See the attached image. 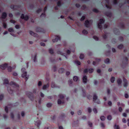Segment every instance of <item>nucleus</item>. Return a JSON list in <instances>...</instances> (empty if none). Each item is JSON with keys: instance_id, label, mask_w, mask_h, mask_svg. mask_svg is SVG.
<instances>
[{"instance_id": "obj_1", "label": "nucleus", "mask_w": 129, "mask_h": 129, "mask_svg": "<svg viewBox=\"0 0 129 129\" xmlns=\"http://www.w3.org/2000/svg\"><path fill=\"white\" fill-rule=\"evenodd\" d=\"M104 22V20L103 19H100L99 22L98 23V26L99 28H102V26L101 24L103 23Z\"/></svg>"}, {"instance_id": "obj_2", "label": "nucleus", "mask_w": 129, "mask_h": 129, "mask_svg": "<svg viewBox=\"0 0 129 129\" xmlns=\"http://www.w3.org/2000/svg\"><path fill=\"white\" fill-rule=\"evenodd\" d=\"M26 74V72H25L22 74V76L23 77L25 78V79L26 81L27 80L28 77Z\"/></svg>"}, {"instance_id": "obj_3", "label": "nucleus", "mask_w": 129, "mask_h": 129, "mask_svg": "<svg viewBox=\"0 0 129 129\" xmlns=\"http://www.w3.org/2000/svg\"><path fill=\"white\" fill-rule=\"evenodd\" d=\"M7 64H2L0 66V68L3 70H5L7 67Z\"/></svg>"}, {"instance_id": "obj_4", "label": "nucleus", "mask_w": 129, "mask_h": 129, "mask_svg": "<svg viewBox=\"0 0 129 129\" xmlns=\"http://www.w3.org/2000/svg\"><path fill=\"white\" fill-rule=\"evenodd\" d=\"M90 22L88 20H86L85 22V26L87 27H88L91 25Z\"/></svg>"}, {"instance_id": "obj_5", "label": "nucleus", "mask_w": 129, "mask_h": 129, "mask_svg": "<svg viewBox=\"0 0 129 129\" xmlns=\"http://www.w3.org/2000/svg\"><path fill=\"white\" fill-rule=\"evenodd\" d=\"M10 85L13 87H19V85L16 84L15 82L13 81L11 82L10 83Z\"/></svg>"}, {"instance_id": "obj_6", "label": "nucleus", "mask_w": 129, "mask_h": 129, "mask_svg": "<svg viewBox=\"0 0 129 129\" xmlns=\"http://www.w3.org/2000/svg\"><path fill=\"white\" fill-rule=\"evenodd\" d=\"M21 18L22 19H24L26 20H27L29 19V17L27 16L26 15L24 16L23 14H22Z\"/></svg>"}, {"instance_id": "obj_7", "label": "nucleus", "mask_w": 129, "mask_h": 129, "mask_svg": "<svg viewBox=\"0 0 129 129\" xmlns=\"http://www.w3.org/2000/svg\"><path fill=\"white\" fill-rule=\"evenodd\" d=\"M104 105L107 106H111L112 105V103L111 101H108L107 102V104L106 102H105L104 103Z\"/></svg>"}, {"instance_id": "obj_8", "label": "nucleus", "mask_w": 129, "mask_h": 129, "mask_svg": "<svg viewBox=\"0 0 129 129\" xmlns=\"http://www.w3.org/2000/svg\"><path fill=\"white\" fill-rule=\"evenodd\" d=\"M106 1V7L107 8L110 9L111 8V5L109 4V0H105Z\"/></svg>"}, {"instance_id": "obj_9", "label": "nucleus", "mask_w": 129, "mask_h": 129, "mask_svg": "<svg viewBox=\"0 0 129 129\" xmlns=\"http://www.w3.org/2000/svg\"><path fill=\"white\" fill-rule=\"evenodd\" d=\"M61 100L59 99L57 101V103L58 104H62L64 103V101L63 100Z\"/></svg>"}, {"instance_id": "obj_10", "label": "nucleus", "mask_w": 129, "mask_h": 129, "mask_svg": "<svg viewBox=\"0 0 129 129\" xmlns=\"http://www.w3.org/2000/svg\"><path fill=\"white\" fill-rule=\"evenodd\" d=\"M58 96L60 98L59 99L62 100H63L64 98L66 97V96L64 95L61 94H59Z\"/></svg>"}, {"instance_id": "obj_11", "label": "nucleus", "mask_w": 129, "mask_h": 129, "mask_svg": "<svg viewBox=\"0 0 129 129\" xmlns=\"http://www.w3.org/2000/svg\"><path fill=\"white\" fill-rule=\"evenodd\" d=\"M83 82L84 83H87V77L86 76H84L83 77Z\"/></svg>"}, {"instance_id": "obj_12", "label": "nucleus", "mask_w": 129, "mask_h": 129, "mask_svg": "<svg viewBox=\"0 0 129 129\" xmlns=\"http://www.w3.org/2000/svg\"><path fill=\"white\" fill-rule=\"evenodd\" d=\"M58 40H60V37L59 36H57L55 39H53L52 41L53 42H57Z\"/></svg>"}, {"instance_id": "obj_13", "label": "nucleus", "mask_w": 129, "mask_h": 129, "mask_svg": "<svg viewBox=\"0 0 129 129\" xmlns=\"http://www.w3.org/2000/svg\"><path fill=\"white\" fill-rule=\"evenodd\" d=\"M29 33L30 35L34 37H37L38 36V35L37 34L34 33L32 31H30Z\"/></svg>"}, {"instance_id": "obj_14", "label": "nucleus", "mask_w": 129, "mask_h": 129, "mask_svg": "<svg viewBox=\"0 0 129 129\" xmlns=\"http://www.w3.org/2000/svg\"><path fill=\"white\" fill-rule=\"evenodd\" d=\"M124 84L123 86L124 87H125L128 85V83L127 82V81L126 79H123Z\"/></svg>"}, {"instance_id": "obj_15", "label": "nucleus", "mask_w": 129, "mask_h": 129, "mask_svg": "<svg viewBox=\"0 0 129 129\" xmlns=\"http://www.w3.org/2000/svg\"><path fill=\"white\" fill-rule=\"evenodd\" d=\"M97 98L98 96H96L95 94L94 93L93 94V101L95 102V101L97 99Z\"/></svg>"}, {"instance_id": "obj_16", "label": "nucleus", "mask_w": 129, "mask_h": 129, "mask_svg": "<svg viewBox=\"0 0 129 129\" xmlns=\"http://www.w3.org/2000/svg\"><path fill=\"white\" fill-rule=\"evenodd\" d=\"M7 16V14L6 13H2V17L1 18V19H5Z\"/></svg>"}, {"instance_id": "obj_17", "label": "nucleus", "mask_w": 129, "mask_h": 129, "mask_svg": "<svg viewBox=\"0 0 129 129\" xmlns=\"http://www.w3.org/2000/svg\"><path fill=\"white\" fill-rule=\"evenodd\" d=\"M117 82L118 85L120 86L121 84L122 81L121 79L118 78L117 80Z\"/></svg>"}, {"instance_id": "obj_18", "label": "nucleus", "mask_w": 129, "mask_h": 129, "mask_svg": "<svg viewBox=\"0 0 129 129\" xmlns=\"http://www.w3.org/2000/svg\"><path fill=\"white\" fill-rule=\"evenodd\" d=\"M49 86V85L48 84L44 85L43 87V90L46 89L47 88H48Z\"/></svg>"}, {"instance_id": "obj_19", "label": "nucleus", "mask_w": 129, "mask_h": 129, "mask_svg": "<svg viewBox=\"0 0 129 129\" xmlns=\"http://www.w3.org/2000/svg\"><path fill=\"white\" fill-rule=\"evenodd\" d=\"M73 79L74 81H77L79 79V78L77 76H75L73 77Z\"/></svg>"}, {"instance_id": "obj_20", "label": "nucleus", "mask_w": 129, "mask_h": 129, "mask_svg": "<svg viewBox=\"0 0 129 129\" xmlns=\"http://www.w3.org/2000/svg\"><path fill=\"white\" fill-rule=\"evenodd\" d=\"M8 90L10 94H12L13 93V91L11 89V87H8Z\"/></svg>"}, {"instance_id": "obj_21", "label": "nucleus", "mask_w": 129, "mask_h": 129, "mask_svg": "<svg viewBox=\"0 0 129 129\" xmlns=\"http://www.w3.org/2000/svg\"><path fill=\"white\" fill-rule=\"evenodd\" d=\"M123 47L124 46L122 44H121L119 45L117 47V48H118L119 49H121L123 48Z\"/></svg>"}, {"instance_id": "obj_22", "label": "nucleus", "mask_w": 129, "mask_h": 129, "mask_svg": "<svg viewBox=\"0 0 129 129\" xmlns=\"http://www.w3.org/2000/svg\"><path fill=\"white\" fill-rule=\"evenodd\" d=\"M84 55L83 54L81 53L80 54L79 56L80 58L81 59H82L84 58Z\"/></svg>"}, {"instance_id": "obj_23", "label": "nucleus", "mask_w": 129, "mask_h": 129, "mask_svg": "<svg viewBox=\"0 0 129 129\" xmlns=\"http://www.w3.org/2000/svg\"><path fill=\"white\" fill-rule=\"evenodd\" d=\"M8 30L9 31L11 32H13L14 31L13 28L12 27H11L9 28Z\"/></svg>"}, {"instance_id": "obj_24", "label": "nucleus", "mask_w": 129, "mask_h": 129, "mask_svg": "<svg viewBox=\"0 0 129 129\" xmlns=\"http://www.w3.org/2000/svg\"><path fill=\"white\" fill-rule=\"evenodd\" d=\"M110 59L109 58H107L105 60V62L106 63H108L110 62Z\"/></svg>"}, {"instance_id": "obj_25", "label": "nucleus", "mask_w": 129, "mask_h": 129, "mask_svg": "<svg viewBox=\"0 0 129 129\" xmlns=\"http://www.w3.org/2000/svg\"><path fill=\"white\" fill-rule=\"evenodd\" d=\"M9 106H10L9 105H8V106H6L5 107V111L7 113L8 112V108H10V107H9Z\"/></svg>"}, {"instance_id": "obj_26", "label": "nucleus", "mask_w": 129, "mask_h": 129, "mask_svg": "<svg viewBox=\"0 0 129 129\" xmlns=\"http://www.w3.org/2000/svg\"><path fill=\"white\" fill-rule=\"evenodd\" d=\"M82 32L83 34L84 35H87L88 34V32L85 29L83 30Z\"/></svg>"}, {"instance_id": "obj_27", "label": "nucleus", "mask_w": 129, "mask_h": 129, "mask_svg": "<svg viewBox=\"0 0 129 129\" xmlns=\"http://www.w3.org/2000/svg\"><path fill=\"white\" fill-rule=\"evenodd\" d=\"M64 71V69H60L59 70V73H62Z\"/></svg>"}, {"instance_id": "obj_28", "label": "nucleus", "mask_w": 129, "mask_h": 129, "mask_svg": "<svg viewBox=\"0 0 129 129\" xmlns=\"http://www.w3.org/2000/svg\"><path fill=\"white\" fill-rule=\"evenodd\" d=\"M100 119L102 121H104L105 119L106 118L104 116H103L100 117Z\"/></svg>"}, {"instance_id": "obj_29", "label": "nucleus", "mask_w": 129, "mask_h": 129, "mask_svg": "<svg viewBox=\"0 0 129 129\" xmlns=\"http://www.w3.org/2000/svg\"><path fill=\"white\" fill-rule=\"evenodd\" d=\"M115 80V78L114 77H112L110 79V81L112 83L114 82Z\"/></svg>"}, {"instance_id": "obj_30", "label": "nucleus", "mask_w": 129, "mask_h": 129, "mask_svg": "<svg viewBox=\"0 0 129 129\" xmlns=\"http://www.w3.org/2000/svg\"><path fill=\"white\" fill-rule=\"evenodd\" d=\"M96 62L97 63H98L100 61L101 59L100 58H96Z\"/></svg>"}, {"instance_id": "obj_31", "label": "nucleus", "mask_w": 129, "mask_h": 129, "mask_svg": "<svg viewBox=\"0 0 129 129\" xmlns=\"http://www.w3.org/2000/svg\"><path fill=\"white\" fill-rule=\"evenodd\" d=\"M9 83V81L8 79H5L4 81V84H8Z\"/></svg>"}, {"instance_id": "obj_32", "label": "nucleus", "mask_w": 129, "mask_h": 129, "mask_svg": "<svg viewBox=\"0 0 129 129\" xmlns=\"http://www.w3.org/2000/svg\"><path fill=\"white\" fill-rule=\"evenodd\" d=\"M8 70L9 72H11L12 70V68L10 66H9L8 67Z\"/></svg>"}, {"instance_id": "obj_33", "label": "nucleus", "mask_w": 129, "mask_h": 129, "mask_svg": "<svg viewBox=\"0 0 129 129\" xmlns=\"http://www.w3.org/2000/svg\"><path fill=\"white\" fill-rule=\"evenodd\" d=\"M10 115L11 118L12 119H14V115L12 113H11L10 114Z\"/></svg>"}, {"instance_id": "obj_34", "label": "nucleus", "mask_w": 129, "mask_h": 129, "mask_svg": "<svg viewBox=\"0 0 129 129\" xmlns=\"http://www.w3.org/2000/svg\"><path fill=\"white\" fill-rule=\"evenodd\" d=\"M112 117L111 115H108L107 117V118L109 120H110L111 119Z\"/></svg>"}, {"instance_id": "obj_35", "label": "nucleus", "mask_w": 129, "mask_h": 129, "mask_svg": "<svg viewBox=\"0 0 129 129\" xmlns=\"http://www.w3.org/2000/svg\"><path fill=\"white\" fill-rule=\"evenodd\" d=\"M51 87L52 88H54L56 87L55 85L54 82H52L51 84Z\"/></svg>"}, {"instance_id": "obj_36", "label": "nucleus", "mask_w": 129, "mask_h": 129, "mask_svg": "<svg viewBox=\"0 0 129 129\" xmlns=\"http://www.w3.org/2000/svg\"><path fill=\"white\" fill-rule=\"evenodd\" d=\"M93 111L94 113L96 114L97 113L98 111L96 108H94L93 109Z\"/></svg>"}, {"instance_id": "obj_37", "label": "nucleus", "mask_w": 129, "mask_h": 129, "mask_svg": "<svg viewBox=\"0 0 129 129\" xmlns=\"http://www.w3.org/2000/svg\"><path fill=\"white\" fill-rule=\"evenodd\" d=\"M101 126L103 128H105V125L104 123L103 122H101Z\"/></svg>"}, {"instance_id": "obj_38", "label": "nucleus", "mask_w": 129, "mask_h": 129, "mask_svg": "<svg viewBox=\"0 0 129 129\" xmlns=\"http://www.w3.org/2000/svg\"><path fill=\"white\" fill-rule=\"evenodd\" d=\"M114 128L116 129H119V127L118 125H115L114 127Z\"/></svg>"}, {"instance_id": "obj_39", "label": "nucleus", "mask_w": 129, "mask_h": 129, "mask_svg": "<svg viewBox=\"0 0 129 129\" xmlns=\"http://www.w3.org/2000/svg\"><path fill=\"white\" fill-rule=\"evenodd\" d=\"M47 106L48 107H50L52 106V104L51 103H49L47 104Z\"/></svg>"}, {"instance_id": "obj_40", "label": "nucleus", "mask_w": 129, "mask_h": 129, "mask_svg": "<svg viewBox=\"0 0 129 129\" xmlns=\"http://www.w3.org/2000/svg\"><path fill=\"white\" fill-rule=\"evenodd\" d=\"M88 125L90 127H91L92 126V123L90 122L89 121L88 122Z\"/></svg>"}, {"instance_id": "obj_41", "label": "nucleus", "mask_w": 129, "mask_h": 129, "mask_svg": "<svg viewBox=\"0 0 129 129\" xmlns=\"http://www.w3.org/2000/svg\"><path fill=\"white\" fill-rule=\"evenodd\" d=\"M20 27V25H17L15 26V28L17 29L19 28Z\"/></svg>"}, {"instance_id": "obj_42", "label": "nucleus", "mask_w": 129, "mask_h": 129, "mask_svg": "<svg viewBox=\"0 0 129 129\" xmlns=\"http://www.w3.org/2000/svg\"><path fill=\"white\" fill-rule=\"evenodd\" d=\"M88 112L89 113H90L91 112L92 110L91 109L90 107H88L87 108Z\"/></svg>"}, {"instance_id": "obj_43", "label": "nucleus", "mask_w": 129, "mask_h": 129, "mask_svg": "<svg viewBox=\"0 0 129 129\" xmlns=\"http://www.w3.org/2000/svg\"><path fill=\"white\" fill-rule=\"evenodd\" d=\"M82 112L81 110H79L78 112H77V113L79 115H81L82 114Z\"/></svg>"}, {"instance_id": "obj_44", "label": "nucleus", "mask_w": 129, "mask_h": 129, "mask_svg": "<svg viewBox=\"0 0 129 129\" xmlns=\"http://www.w3.org/2000/svg\"><path fill=\"white\" fill-rule=\"evenodd\" d=\"M69 84L70 85L72 84L73 83L72 81V80H70L68 81Z\"/></svg>"}, {"instance_id": "obj_45", "label": "nucleus", "mask_w": 129, "mask_h": 129, "mask_svg": "<svg viewBox=\"0 0 129 129\" xmlns=\"http://www.w3.org/2000/svg\"><path fill=\"white\" fill-rule=\"evenodd\" d=\"M4 95H3L1 94L0 95V100H2L3 98Z\"/></svg>"}, {"instance_id": "obj_46", "label": "nucleus", "mask_w": 129, "mask_h": 129, "mask_svg": "<svg viewBox=\"0 0 129 129\" xmlns=\"http://www.w3.org/2000/svg\"><path fill=\"white\" fill-rule=\"evenodd\" d=\"M3 26L5 28H6L7 27V24L6 23L4 22L3 23Z\"/></svg>"}, {"instance_id": "obj_47", "label": "nucleus", "mask_w": 129, "mask_h": 129, "mask_svg": "<svg viewBox=\"0 0 129 129\" xmlns=\"http://www.w3.org/2000/svg\"><path fill=\"white\" fill-rule=\"evenodd\" d=\"M50 53L51 54H53V50L52 49H50L49 50Z\"/></svg>"}, {"instance_id": "obj_48", "label": "nucleus", "mask_w": 129, "mask_h": 129, "mask_svg": "<svg viewBox=\"0 0 129 129\" xmlns=\"http://www.w3.org/2000/svg\"><path fill=\"white\" fill-rule=\"evenodd\" d=\"M75 62L78 65H80L81 63L80 61L77 60L76 61H75Z\"/></svg>"}, {"instance_id": "obj_49", "label": "nucleus", "mask_w": 129, "mask_h": 129, "mask_svg": "<svg viewBox=\"0 0 129 129\" xmlns=\"http://www.w3.org/2000/svg\"><path fill=\"white\" fill-rule=\"evenodd\" d=\"M93 38L96 40H98V38L96 36H94L93 37Z\"/></svg>"}, {"instance_id": "obj_50", "label": "nucleus", "mask_w": 129, "mask_h": 129, "mask_svg": "<svg viewBox=\"0 0 129 129\" xmlns=\"http://www.w3.org/2000/svg\"><path fill=\"white\" fill-rule=\"evenodd\" d=\"M93 71V70L92 69H89V72L90 73H91Z\"/></svg>"}, {"instance_id": "obj_51", "label": "nucleus", "mask_w": 129, "mask_h": 129, "mask_svg": "<svg viewBox=\"0 0 129 129\" xmlns=\"http://www.w3.org/2000/svg\"><path fill=\"white\" fill-rule=\"evenodd\" d=\"M12 23H15L16 22V21L14 20H11L10 21Z\"/></svg>"}, {"instance_id": "obj_52", "label": "nucleus", "mask_w": 129, "mask_h": 129, "mask_svg": "<svg viewBox=\"0 0 129 129\" xmlns=\"http://www.w3.org/2000/svg\"><path fill=\"white\" fill-rule=\"evenodd\" d=\"M36 57H37V55H36L34 57V62H35L36 60Z\"/></svg>"}, {"instance_id": "obj_53", "label": "nucleus", "mask_w": 129, "mask_h": 129, "mask_svg": "<svg viewBox=\"0 0 129 129\" xmlns=\"http://www.w3.org/2000/svg\"><path fill=\"white\" fill-rule=\"evenodd\" d=\"M40 45L41 46H45V44L43 43H40Z\"/></svg>"}, {"instance_id": "obj_54", "label": "nucleus", "mask_w": 129, "mask_h": 129, "mask_svg": "<svg viewBox=\"0 0 129 129\" xmlns=\"http://www.w3.org/2000/svg\"><path fill=\"white\" fill-rule=\"evenodd\" d=\"M93 12H98V10L96 9H94L93 10Z\"/></svg>"}, {"instance_id": "obj_55", "label": "nucleus", "mask_w": 129, "mask_h": 129, "mask_svg": "<svg viewBox=\"0 0 129 129\" xmlns=\"http://www.w3.org/2000/svg\"><path fill=\"white\" fill-rule=\"evenodd\" d=\"M122 121L124 123H125L126 122V120L125 118H123L122 119Z\"/></svg>"}, {"instance_id": "obj_56", "label": "nucleus", "mask_w": 129, "mask_h": 129, "mask_svg": "<svg viewBox=\"0 0 129 129\" xmlns=\"http://www.w3.org/2000/svg\"><path fill=\"white\" fill-rule=\"evenodd\" d=\"M106 15L107 16L110 17L112 16V14L111 13H109V14H107Z\"/></svg>"}, {"instance_id": "obj_57", "label": "nucleus", "mask_w": 129, "mask_h": 129, "mask_svg": "<svg viewBox=\"0 0 129 129\" xmlns=\"http://www.w3.org/2000/svg\"><path fill=\"white\" fill-rule=\"evenodd\" d=\"M42 85V82L41 81H39V82L38 84V86H40L41 85Z\"/></svg>"}, {"instance_id": "obj_58", "label": "nucleus", "mask_w": 129, "mask_h": 129, "mask_svg": "<svg viewBox=\"0 0 129 129\" xmlns=\"http://www.w3.org/2000/svg\"><path fill=\"white\" fill-rule=\"evenodd\" d=\"M61 5V2L60 1H59L57 3V5L58 6H59Z\"/></svg>"}, {"instance_id": "obj_59", "label": "nucleus", "mask_w": 129, "mask_h": 129, "mask_svg": "<svg viewBox=\"0 0 129 129\" xmlns=\"http://www.w3.org/2000/svg\"><path fill=\"white\" fill-rule=\"evenodd\" d=\"M85 16H83L81 18V21H82L85 18Z\"/></svg>"}, {"instance_id": "obj_60", "label": "nucleus", "mask_w": 129, "mask_h": 129, "mask_svg": "<svg viewBox=\"0 0 129 129\" xmlns=\"http://www.w3.org/2000/svg\"><path fill=\"white\" fill-rule=\"evenodd\" d=\"M107 93L108 94H109L110 93V89H108L107 90Z\"/></svg>"}, {"instance_id": "obj_61", "label": "nucleus", "mask_w": 129, "mask_h": 129, "mask_svg": "<svg viewBox=\"0 0 129 129\" xmlns=\"http://www.w3.org/2000/svg\"><path fill=\"white\" fill-rule=\"evenodd\" d=\"M92 96L90 95H88V96L87 98L89 100H90Z\"/></svg>"}, {"instance_id": "obj_62", "label": "nucleus", "mask_w": 129, "mask_h": 129, "mask_svg": "<svg viewBox=\"0 0 129 129\" xmlns=\"http://www.w3.org/2000/svg\"><path fill=\"white\" fill-rule=\"evenodd\" d=\"M88 72L87 70L86 69H85L84 71V73H86Z\"/></svg>"}, {"instance_id": "obj_63", "label": "nucleus", "mask_w": 129, "mask_h": 129, "mask_svg": "<svg viewBox=\"0 0 129 129\" xmlns=\"http://www.w3.org/2000/svg\"><path fill=\"white\" fill-rule=\"evenodd\" d=\"M119 110L120 112H121L122 111V108H121V107H120L119 108Z\"/></svg>"}, {"instance_id": "obj_64", "label": "nucleus", "mask_w": 129, "mask_h": 129, "mask_svg": "<svg viewBox=\"0 0 129 129\" xmlns=\"http://www.w3.org/2000/svg\"><path fill=\"white\" fill-rule=\"evenodd\" d=\"M41 11V9H38V10H37V12L38 13H39V12H40Z\"/></svg>"}]
</instances>
